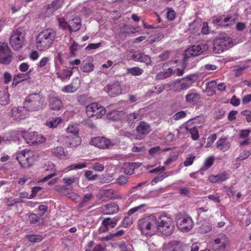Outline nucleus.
Here are the masks:
<instances>
[{
    "label": "nucleus",
    "instance_id": "nucleus-47",
    "mask_svg": "<svg viewBox=\"0 0 251 251\" xmlns=\"http://www.w3.org/2000/svg\"><path fill=\"white\" fill-rule=\"evenodd\" d=\"M57 21L60 28L63 30H69V22H67L64 17L58 18Z\"/></svg>",
    "mask_w": 251,
    "mask_h": 251
},
{
    "label": "nucleus",
    "instance_id": "nucleus-25",
    "mask_svg": "<svg viewBox=\"0 0 251 251\" xmlns=\"http://www.w3.org/2000/svg\"><path fill=\"white\" fill-rule=\"evenodd\" d=\"M81 26V19L78 17H75L69 21V31L71 32L78 31Z\"/></svg>",
    "mask_w": 251,
    "mask_h": 251
},
{
    "label": "nucleus",
    "instance_id": "nucleus-57",
    "mask_svg": "<svg viewBox=\"0 0 251 251\" xmlns=\"http://www.w3.org/2000/svg\"><path fill=\"white\" fill-rule=\"evenodd\" d=\"M251 132V130L250 129H242L240 131L239 137L242 139H248Z\"/></svg>",
    "mask_w": 251,
    "mask_h": 251
},
{
    "label": "nucleus",
    "instance_id": "nucleus-64",
    "mask_svg": "<svg viewBox=\"0 0 251 251\" xmlns=\"http://www.w3.org/2000/svg\"><path fill=\"white\" fill-rule=\"evenodd\" d=\"M186 116V113L184 111H180L176 113L173 116L175 120H178L181 118H184Z\"/></svg>",
    "mask_w": 251,
    "mask_h": 251
},
{
    "label": "nucleus",
    "instance_id": "nucleus-46",
    "mask_svg": "<svg viewBox=\"0 0 251 251\" xmlns=\"http://www.w3.org/2000/svg\"><path fill=\"white\" fill-rule=\"evenodd\" d=\"M170 175V173L168 172H165L162 174H161L155 177H154L152 181H151V185H154L158 182L161 181L165 178L167 177Z\"/></svg>",
    "mask_w": 251,
    "mask_h": 251
},
{
    "label": "nucleus",
    "instance_id": "nucleus-4",
    "mask_svg": "<svg viewBox=\"0 0 251 251\" xmlns=\"http://www.w3.org/2000/svg\"><path fill=\"white\" fill-rule=\"evenodd\" d=\"M43 99L39 93L29 95L25 100L24 105L29 111H37L43 107Z\"/></svg>",
    "mask_w": 251,
    "mask_h": 251
},
{
    "label": "nucleus",
    "instance_id": "nucleus-59",
    "mask_svg": "<svg viewBox=\"0 0 251 251\" xmlns=\"http://www.w3.org/2000/svg\"><path fill=\"white\" fill-rule=\"evenodd\" d=\"M209 209L208 207H200L199 208H198L197 213L198 214V216L199 217H203V216L207 217L208 215L205 214V213H206L208 211Z\"/></svg>",
    "mask_w": 251,
    "mask_h": 251
},
{
    "label": "nucleus",
    "instance_id": "nucleus-6",
    "mask_svg": "<svg viewBox=\"0 0 251 251\" xmlns=\"http://www.w3.org/2000/svg\"><path fill=\"white\" fill-rule=\"evenodd\" d=\"M232 46V39L228 36H223L214 40L213 51L215 53L219 54L228 50Z\"/></svg>",
    "mask_w": 251,
    "mask_h": 251
},
{
    "label": "nucleus",
    "instance_id": "nucleus-11",
    "mask_svg": "<svg viewBox=\"0 0 251 251\" xmlns=\"http://www.w3.org/2000/svg\"><path fill=\"white\" fill-rule=\"evenodd\" d=\"M229 241L224 234L215 239L210 244V247L214 251H224L226 249Z\"/></svg>",
    "mask_w": 251,
    "mask_h": 251
},
{
    "label": "nucleus",
    "instance_id": "nucleus-42",
    "mask_svg": "<svg viewBox=\"0 0 251 251\" xmlns=\"http://www.w3.org/2000/svg\"><path fill=\"white\" fill-rule=\"evenodd\" d=\"M62 120L59 117H55L52 119H50L46 122V125L50 128H54L57 126V125L60 123Z\"/></svg>",
    "mask_w": 251,
    "mask_h": 251
},
{
    "label": "nucleus",
    "instance_id": "nucleus-58",
    "mask_svg": "<svg viewBox=\"0 0 251 251\" xmlns=\"http://www.w3.org/2000/svg\"><path fill=\"white\" fill-rule=\"evenodd\" d=\"M214 158L212 156H210L207 158L204 163V167L205 169H208L210 168L213 164Z\"/></svg>",
    "mask_w": 251,
    "mask_h": 251
},
{
    "label": "nucleus",
    "instance_id": "nucleus-31",
    "mask_svg": "<svg viewBox=\"0 0 251 251\" xmlns=\"http://www.w3.org/2000/svg\"><path fill=\"white\" fill-rule=\"evenodd\" d=\"M94 198V195L92 193H87L84 195L80 202L78 205V209L81 210L82 208L87 205L89 201Z\"/></svg>",
    "mask_w": 251,
    "mask_h": 251
},
{
    "label": "nucleus",
    "instance_id": "nucleus-5",
    "mask_svg": "<svg viewBox=\"0 0 251 251\" xmlns=\"http://www.w3.org/2000/svg\"><path fill=\"white\" fill-rule=\"evenodd\" d=\"M25 32L23 27H19L13 31L9 43L15 50H19L23 47L25 40Z\"/></svg>",
    "mask_w": 251,
    "mask_h": 251
},
{
    "label": "nucleus",
    "instance_id": "nucleus-23",
    "mask_svg": "<svg viewBox=\"0 0 251 251\" xmlns=\"http://www.w3.org/2000/svg\"><path fill=\"white\" fill-rule=\"evenodd\" d=\"M121 218L119 216H116L113 218L108 217L105 218L101 223L102 226L108 229V228H113L117 225V223L120 220Z\"/></svg>",
    "mask_w": 251,
    "mask_h": 251
},
{
    "label": "nucleus",
    "instance_id": "nucleus-49",
    "mask_svg": "<svg viewBox=\"0 0 251 251\" xmlns=\"http://www.w3.org/2000/svg\"><path fill=\"white\" fill-rule=\"evenodd\" d=\"M87 167L86 163L85 162L79 163L77 164H74L68 167L69 170H79L82 169L83 168H86Z\"/></svg>",
    "mask_w": 251,
    "mask_h": 251
},
{
    "label": "nucleus",
    "instance_id": "nucleus-44",
    "mask_svg": "<svg viewBox=\"0 0 251 251\" xmlns=\"http://www.w3.org/2000/svg\"><path fill=\"white\" fill-rule=\"evenodd\" d=\"M124 115L123 111H113L110 113V118L114 121H118L121 120Z\"/></svg>",
    "mask_w": 251,
    "mask_h": 251
},
{
    "label": "nucleus",
    "instance_id": "nucleus-52",
    "mask_svg": "<svg viewBox=\"0 0 251 251\" xmlns=\"http://www.w3.org/2000/svg\"><path fill=\"white\" fill-rule=\"evenodd\" d=\"M67 130L68 133L73 134V135L78 134L79 131L77 126L75 125H69Z\"/></svg>",
    "mask_w": 251,
    "mask_h": 251
},
{
    "label": "nucleus",
    "instance_id": "nucleus-38",
    "mask_svg": "<svg viewBox=\"0 0 251 251\" xmlns=\"http://www.w3.org/2000/svg\"><path fill=\"white\" fill-rule=\"evenodd\" d=\"M9 102V95L6 90L0 91V104L5 105Z\"/></svg>",
    "mask_w": 251,
    "mask_h": 251
},
{
    "label": "nucleus",
    "instance_id": "nucleus-24",
    "mask_svg": "<svg viewBox=\"0 0 251 251\" xmlns=\"http://www.w3.org/2000/svg\"><path fill=\"white\" fill-rule=\"evenodd\" d=\"M49 105L51 109L59 110L62 107V102L61 100L56 97H50L49 98Z\"/></svg>",
    "mask_w": 251,
    "mask_h": 251
},
{
    "label": "nucleus",
    "instance_id": "nucleus-16",
    "mask_svg": "<svg viewBox=\"0 0 251 251\" xmlns=\"http://www.w3.org/2000/svg\"><path fill=\"white\" fill-rule=\"evenodd\" d=\"M104 90L110 97H115L121 94V85L118 81L109 83L105 87Z\"/></svg>",
    "mask_w": 251,
    "mask_h": 251
},
{
    "label": "nucleus",
    "instance_id": "nucleus-33",
    "mask_svg": "<svg viewBox=\"0 0 251 251\" xmlns=\"http://www.w3.org/2000/svg\"><path fill=\"white\" fill-rule=\"evenodd\" d=\"M77 80H78L77 78L74 79L71 83L62 87L61 91L64 93H74L78 89V86H76L74 83L75 81Z\"/></svg>",
    "mask_w": 251,
    "mask_h": 251
},
{
    "label": "nucleus",
    "instance_id": "nucleus-20",
    "mask_svg": "<svg viewBox=\"0 0 251 251\" xmlns=\"http://www.w3.org/2000/svg\"><path fill=\"white\" fill-rule=\"evenodd\" d=\"M94 68L92 57H88L82 62L80 66L81 70L85 73H90L93 71Z\"/></svg>",
    "mask_w": 251,
    "mask_h": 251
},
{
    "label": "nucleus",
    "instance_id": "nucleus-36",
    "mask_svg": "<svg viewBox=\"0 0 251 251\" xmlns=\"http://www.w3.org/2000/svg\"><path fill=\"white\" fill-rule=\"evenodd\" d=\"M72 74V71L68 69H63L60 72L57 73V77L62 81L69 79Z\"/></svg>",
    "mask_w": 251,
    "mask_h": 251
},
{
    "label": "nucleus",
    "instance_id": "nucleus-9",
    "mask_svg": "<svg viewBox=\"0 0 251 251\" xmlns=\"http://www.w3.org/2000/svg\"><path fill=\"white\" fill-rule=\"evenodd\" d=\"M104 106L97 102H93L86 107V114L89 118H100L105 114Z\"/></svg>",
    "mask_w": 251,
    "mask_h": 251
},
{
    "label": "nucleus",
    "instance_id": "nucleus-27",
    "mask_svg": "<svg viewBox=\"0 0 251 251\" xmlns=\"http://www.w3.org/2000/svg\"><path fill=\"white\" fill-rule=\"evenodd\" d=\"M81 141L80 137L77 134L67 136L65 142L67 144L73 147L79 145Z\"/></svg>",
    "mask_w": 251,
    "mask_h": 251
},
{
    "label": "nucleus",
    "instance_id": "nucleus-63",
    "mask_svg": "<svg viewBox=\"0 0 251 251\" xmlns=\"http://www.w3.org/2000/svg\"><path fill=\"white\" fill-rule=\"evenodd\" d=\"M128 181V177L124 175L120 176L117 179L118 184L122 185L126 183Z\"/></svg>",
    "mask_w": 251,
    "mask_h": 251
},
{
    "label": "nucleus",
    "instance_id": "nucleus-32",
    "mask_svg": "<svg viewBox=\"0 0 251 251\" xmlns=\"http://www.w3.org/2000/svg\"><path fill=\"white\" fill-rule=\"evenodd\" d=\"M31 71L30 70L29 72L15 75L13 79L12 86H16L19 83L29 79L30 78V73Z\"/></svg>",
    "mask_w": 251,
    "mask_h": 251
},
{
    "label": "nucleus",
    "instance_id": "nucleus-34",
    "mask_svg": "<svg viewBox=\"0 0 251 251\" xmlns=\"http://www.w3.org/2000/svg\"><path fill=\"white\" fill-rule=\"evenodd\" d=\"M147 207V204H140L137 206L134 207L129 209L127 211V214L128 216H131L136 212L142 213L146 211Z\"/></svg>",
    "mask_w": 251,
    "mask_h": 251
},
{
    "label": "nucleus",
    "instance_id": "nucleus-2",
    "mask_svg": "<svg viewBox=\"0 0 251 251\" xmlns=\"http://www.w3.org/2000/svg\"><path fill=\"white\" fill-rule=\"evenodd\" d=\"M56 37V32L51 28L41 31L36 38V46L40 51H45L53 44Z\"/></svg>",
    "mask_w": 251,
    "mask_h": 251
},
{
    "label": "nucleus",
    "instance_id": "nucleus-19",
    "mask_svg": "<svg viewBox=\"0 0 251 251\" xmlns=\"http://www.w3.org/2000/svg\"><path fill=\"white\" fill-rule=\"evenodd\" d=\"M136 132L142 136H145L151 131L150 125L144 121H141L136 127Z\"/></svg>",
    "mask_w": 251,
    "mask_h": 251
},
{
    "label": "nucleus",
    "instance_id": "nucleus-22",
    "mask_svg": "<svg viewBox=\"0 0 251 251\" xmlns=\"http://www.w3.org/2000/svg\"><path fill=\"white\" fill-rule=\"evenodd\" d=\"M142 118V114L138 111L127 115L126 121L130 126H134V124Z\"/></svg>",
    "mask_w": 251,
    "mask_h": 251
},
{
    "label": "nucleus",
    "instance_id": "nucleus-14",
    "mask_svg": "<svg viewBox=\"0 0 251 251\" xmlns=\"http://www.w3.org/2000/svg\"><path fill=\"white\" fill-rule=\"evenodd\" d=\"M24 137L26 143L31 145L43 143L46 140L45 138L35 132L25 133Z\"/></svg>",
    "mask_w": 251,
    "mask_h": 251
},
{
    "label": "nucleus",
    "instance_id": "nucleus-41",
    "mask_svg": "<svg viewBox=\"0 0 251 251\" xmlns=\"http://www.w3.org/2000/svg\"><path fill=\"white\" fill-rule=\"evenodd\" d=\"M11 52H7L0 54V62L5 64H8L11 61Z\"/></svg>",
    "mask_w": 251,
    "mask_h": 251
},
{
    "label": "nucleus",
    "instance_id": "nucleus-1",
    "mask_svg": "<svg viewBox=\"0 0 251 251\" xmlns=\"http://www.w3.org/2000/svg\"><path fill=\"white\" fill-rule=\"evenodd\" d=\"M158 220L154 214H150L140 219L138 226L142 234L151 237L158 231Z\"/></svg>",
    "mask_w": 251,
    "mask_h": 251
},
{
    "label": "nucleus",
    "instance_id": "nucleus-21",
    "mask_svg": "<svg viewBox=\"0 0 251 251\" xmlns=\"http://www.w3.org/2000/svg\"><path fill=\"white\" fill-rule=\"evenodd\" d=\"M228 178L227 174L223 172L217 175H211L208 177V180L212 183H221L227 180Z\"/></svg>",
    "mask_w": 251,
    "mask_h": 251
},
{
    "label": "nucleus",
    "instance_id": "nucleus-17",
    "mask_svg": "<svg viewBox=\"0 0 251 251\" xmlns=\"http://www.w3.org/2000/svg\"><path fill=\"white\" fill-rule=\"evenodd\" d=\"M102 211L106 215H113L119 211V206L115 202H109L101 207Z\"/></svg>",
    "mask_w": 251,
    "mask_h": 251
},
{
    "label": "nucleus",
    "instance_id": "nucleus-40",
    "mask_svg": "<svg viewBox=\"0 0 251 251\" xmlns=\"http://www.w3.org/2000/svg\"><path fill=\"white\" fill-rule=\"evenodd\" d=\"M169 246L172 248L171 251H183L184 246L182 243L177 241H173L169 243Z\"/></svg>",
    "mask_w": 251,
    "mask_h": 251
},
{
    "label": "nucleus",
    "instance_id": "nucleus-39",
    "mask_svg": "<svg viewBox=\"0 0 251 251\" xmlns=\"http://www.w3.org/2000/svg\"><path fill=\"white\" fill-rule=\"evenodd\" d=\"M136 163H128L124 164V173L127 175H131L134 173Z\"/></svg>",
    "mask_w": 251,
    "mask_h": 251
},
{
    "label": "nucleus",
    "instance_id": "nucleus-56",
    "mask_svg": "<svg viewBox=\"0 0 251 251\" xmlns=\"http://www.w3.org/2000/svg\"><path fill=\"white\" fill-rule=\"evenodd\" d=\"M85 176L87 179L91 181L96 180L98 176L97 175H93V172L89 170L85 172Z\"/></svg>",
    "mask_w": 251,
    "mask_h": 251
},
{
    "label": "nucleus",
    "instance_id": "nucleus-48",
    "mask_svg": "<svg viewBox=\"0 0 251 251\" xmlns=\"http://www.w3.org/2000/svg\"><path fill=\"white\" fill-rule=\"evenodd\" d=\"M127 71L129 74H130L133 75H140L143 72V70L138 67L128 68Z\"/></svg>",
    "mask_w": 251,
    "mask_h": 251
},
{
    "label": "nucleus",
    "instance_id": "nucleus-45",
    "mask_svg": "<svg viewBox=\"0 0 251 251\" xmlns=\"http://www.w3.org/2000/svg\"><path fill=\"white\" fill-rule=\"evenodd\" d=\"M77 180V178L75 176H65L63 178V182L68 187L76 182Z\"/></svg>",
    "mask_w": 251,
    "mask_h": 251
},
{
    "label": "nucleus",
    "instance_id": "nucleus-50",
    "mask_svg": "<svg viewBox=\"0 0 251 251\" xmlns=\"http://www.w3.org/2000/svg\"><path fill=\"white\" fill-rule=\"evenodd\" d=\"M29 241L30 242L38 243L43 239V238L41 235H29L27 236Z\"/></svg>",
    "mask_w": 251,
    "mask_h": 251
},
{
    "label": "nucleus",
    "instance_id": "nucleus-18",
    "mask_svg": "<svg viewBox=\"0 0 251 251\" xmlns=\"http://www.w3.org/2000/svg\"><path fill=\"white\" fill-rule=\"evenodd\" d=\"M216 146L217 149L224 152L230 149L231 143L228 141V137L225 136L219 138L216 143Z\"/></svg>",
    "mask_w": 251,
    "mask_h": 251
},
{
    "label": "nucleus",
    "instance_id": "nucleus-7",
    "mask_svg": "<svg viewBox=\"0 0 251 251\" xmlns=\"http://www.w3.org/2000/svg\"><path fill=\"white\" fill-rule=\"evenodd\" d=\"M36 155L34 151L25 149L19 152L17 159L23 168L30 167L35 161Z\"/></svg>",
    "mask_w": 251,
    "mask_h": 251
},
{
    "label": "nucleus",
    "instance_id": "nucleus-29",
    "mask_svg": "<svg viewBox=\"0 0 251 251\" xmlns=\"http://www.w3.org/2000/svg\"><path fill=\"white\" fill-rule=\"evenodd\" d=\"M52 155L59 159L68 158L67 154L65 152L64 148L61 146L56 147L51 150Z\"/></svg>",
    "mask_w": 251,
    "mask_h": 251
},
{
    "label": "nucleus",
    "instance_id": "nucleus-3",
    "mask_svg": "<svg viewBox=\"0 0 251 251\" xmlns=\"http://www.w3.org/2000/svg\"><path fill=\"white\" fill-rule=\"evenodd\" d=\"M239 17L237 12H225L223 15L212 18V23L216 26L227 27L233 25Z\"/></svg>",
    "mask_w": 251,
    "mask_h": 251
},
{
    "label": "nucleus",
    "instance_id": "nucleus-60",
    "mask_svg": "<svg viewBox=\"0 0 251 251\" xmlns=\"http://www.w3.org/2000/svg\"><path fill=\"white\" fill-rule=\"evenodd\" d=\"M251 153L250 151L245 150L240 153V155L237 158V159L239 160H245L248 158L251 155Z\"/></svg>",
    "mask_w": 251,
    "mask_h": 251
},
{
    "label": "nucleus",
    "instance_id": "nucleus-53",
    "mask_svg": "<svg viewBox=\"0 0 251 251\" xmlns=\"http://www.w3.org/2000/svg\"><path fill=\"white\" fill-rule=\"evenodd\" d=\"M196 157L194 154H191L189 157H186L183 164L184 166L187 167L191 165L195 159Z\"/></svg>",
    "mask_w": 251,
    "mask_h": 251
},
{
    "label": "nucleus",
    "instance_id": "nucleus-13",
    "mask_svg": "<svg viewBox=\"0 0 251 251\" xmlns=\"http://www.w3.org/2000/svg\"><path fill=\"white\" fill-rule=\"evenodd\" d=\"M91 144L100 149H108L113 145L110 140L104 137H96L92 138Z\"/></svg>",
    "mask_w": 251,
    "mask_h": 251
},
{
    "label": "nucleus",
    "instance_id": "nucleus-12",
    "mask_svg": "<svg viewBox=\"0 0 251 251\" xmlns=\"http://www.w3.org/2000/svg\"><path fill=\"white\" fill-rule=\"evenodd\" d=\"M29 111L24 106L14 107L11 110V117L14 120H21L28 117Z\"/></svg>",
    "mask_w": 251,
    "mask_h": 251
},
{
    "label": "nucleus",
    "instance_id": "nucleus-43",
    "mask_svg": "<svg viewBox=\"0 0 251 251\" xmlns=\"http://www.w3.org/2000/svg\"><path fill=\"white\" fill-rule=\"evenodd\" d=\"M187 130H189L191 135V138L193 140H197L199 139L200 135L198 130L196 126L189 128L188 126L186 127Z\"/></svg>",
    "mask_w": 251,
    "mask_h": 251
},
{
    "label": "nucleus",
    "instance_id": "nucleus-35",
    "mask_svg": "<svg viewBox=\"0 0 251 251\" xmlns=\"http://www.w3.org/2000/svg\"><path fill=\"white\" fill-rule=\"evenodd\" d=\"M134 59L137 61L144 62L147 65H149L151 63V59L150 56L146 55L144 53H138L135 55Z\"/></svg>",
    "mask_w": 251,
    "mask_h": 251
},
{
    "label": "nucleus",
    "instance_id": "nucleus-30",
    "mask_svg": "<svg viewBox=\"0 0 251 251\" xmlns=\"http://www.w3.org/2000/svg\"><path fill=\"white\" fill-rule=\"evenodd\" d=\"M65 0H54L50 4L47 5V9L50 12H54L58 9H60Z\"/></svg>",
    "mask_w": 251,
    "mask_h": 251
},
{
    "label": "nucleus",
    "instance_id": "nucleus-26",
    "mask_svg": "<svg viewBox=\"0 0 251 251\" xmlns=\"http://www.w3.org/2000/svg\"><path fill=\"white\" fill-rule=\"evenodd\" d=\"M55 190L59 194L62 195L66 196L68 197H71L73 194L72 191L73 189L71 187H68L64 185H56L54 188Z\"/></svg>",
    "mask_w": 251,
    "mask_h": 251
},
{
    "label": "nucleus",
    "instance_id": "nucleus-61",
    "mask_svg": "<svg viewBox=\"0 0 251 251\" xmlns=\"http://www.w3.org/2000/svg\"><path fill=\"white\" fill-rule=\"evenodd\" d=\"M5 204L8 207L12 206L15 204L13 197L5 198L4 200Z\"/></svg>",
    "mask_w": 251,
    "mask_h": 251
},
{
    "label": "nucleus",
    "instance_id": "nucleus-8",
    "mask_svg": "<svg viewBox=\"0 0 251 251\" xmlns=\"http://www.w3.org/2000/svg\"><path fill=\"white\" fill-rule=\"evenodd\" d=\"M157 226L158 230L166 236L171 235L175 229L172 218L166 216H161L159 217Z\"/></svg>",
    "mask_w": 251,
    "mask_h": 251
},
{
    "label": "nucleus",
    "instance_id": "nucleus-37",
    "mask_svg": "<svg viewBox=\"0 0 251 251\" xmlns=\"http://www.w3.org/2000/svg\"><path fill=\"white\" fill-rule=\"evenodd\" d=\"M194 80H193L191 76H188L186 78H183V81L181 83L180 88L182 90H185L189 88L192 86Z\"/></svg>",
    "mask_w": 251,
    "mask_h": 251
},
{
    "label": "nucleus",
    "instance_id": "nucleus-28",
    "mask_svg": "<svg viewBox=\"0 0 251 251\" xmlns=\"http://www.w3.org/2000/svg\"><path fill=\"white\" fill-rule=\"evenodd\" d=\"M201 98L200 93L190 92L185 96L186 102L189 103H196Z\"/></svg>",
    "mask_w": 251,
    "mask_h": 251
},
{
    "label": "nucleus",
    "instance_id": "nucleus-55",
    "mask_svg": "<svg viewBox=\"0 0 251 251\" xmlns=\"http://www.w3.org/2000/svg\"><path fill=\"white\" fill-rule=\"evenodd\" d=\"M77 101L81 105H85L88 102V97L83 94L77 97Z\"/></svg>",
    "mask_w": 251,
    "mask_h": 251
},
{
    "label": "nucleus",
    "instance_id": "nucleus-51",
    "mask_svg": "<svg viewBox=\"0 0 251 251\" xmlns=\"http://www.w3.org/2000/svg\"><path fill=\"white\" fill-rule=\"evenodd\" d=\"M132 223V218L130 216H128L127 215V216L125 217L124 220L122 221L121 225L123 226L126 227L131 226Z\"/></svg>",
    "mask_w": 251,
    "mask_h": 251
},
{
    "label": "nucleus",
    "instance_id": "nucleus-10",
    "mask_svg": "<svg viewBox=\"0 0 251 251\" xmlns=\"http://www.w3.org/2000/svg\"><path fill=\"white\" fill-rule=\"evenodd\" d=\"M178 228L182 232L190 231L194 226V222L191 217L185 215L179 216L176 219Z\"/></svg>",
    "mask_w": 251,
    "mask_h": 251
},
{
    "label": "nucleus",
    "instance_id": "nucleus-54",
    "mask_svg": "<svg viewBox=\"0 0 251 251\" xmlns=\"http://www.w3.org/2000/svg\"><path fill=\"white\" fill-rule=\"evenodd\" d=\"M11 52L7 43L4 42L0 45V54Z\"/></svg>",
    "mask_w": 251,
    "mask_h": 251
},
{
    "label": "nucleus",
    "instance_id": "nucleus-15",
    "mask_svg": "<svg viewBox=\"0 0 251 251\" xmlns=\"http://www.w3.org/2000/svg\"><path fill=\"white\" fill-rule=\"evenodd\" d=\"M205 50V45H193L186 50L185 52V59L186 61L187 59L191 57L196 56L201 53Z\"/></svg>",
    "mask_w": 251,
    "mask_h": 251
},
{
    "label": "nucleus",
    "instance_id": "nucleus-62",
    "mask_svg": "<svg viewBox=\"0 0 251 251\" xmlns=\"http://www.w3.org/2000/svg\"><path fill=\"white\" fill-rule=\"evenodd\" d=\"M129 26L127 25H124L120 27V35H124L125 34H129Z\"/></svg>",
    "mask_w": 251,
    "mask_h": 251
}]
</instances>
